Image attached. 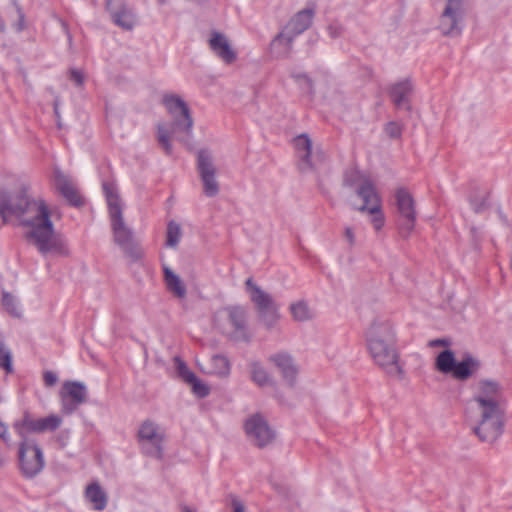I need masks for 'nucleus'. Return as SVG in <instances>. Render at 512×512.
<instances>
[{"instance_id": "1", "label": "nucleus", "mask_w": 512, "mask_h": 512, "mask_svg": "<svg viewBox=\"0 0 512 512\" xmlns=\"http://www.w3.org/2000/svg\"><path fill=\"white\" fill-rule=\"evenodd\" d=\"M0 216L4 223L16 218L27 228L25 237L40 254H68L65 241L55 232L48 204L42 197H34L27 185L13 193L0 189Z\"/></svg>"}, {"instance_id": "2", "label": "nucleus", "mask_w": 512, "mask_h": 512, "mask_svg": "<svg viewBox=\"0 0 512 512\" xmlns=\"http://www.w3.org/2000/svg\"><path fill=\"white\" fill-rule=\"evenodd\" d=\"M162 102L172 117L171 131L162 123L157 125V140L164 151L170 155L172 145L170 142L171 134L175 138L187 144L193 134V119L185 101L176 94H165Z\"/></svg>"}, {"instance_id": "3", "label": "nucleus", "mask_w": 512, "mask_h": 512, "mask_svg": "<svg viewBox=\"0 0 512 512\" xmlns=\"http://www.w3.org/2000/svg\"><path fill=\"white\" fill-rule=\"evenodd\" d=\"M366 340L376 364L390 372L399 369L394 347L395 334L389 322L375 321L366 333Z\"/></svg>"}, {"instance_id": "4", "label": "nucleus", "mask_w": 512, "mask_h": 512, "mask_svg": "<svg viewBox=\"0 0 512 512\" xmlns=\"http://www.w3.org/2000/svg\"><path fill=\"white\" fill-rule=\"evenodd\" d=\"M103 193L106 198L114 242L132 258L138 257L133 232L125 224L123 219V208L118 195L117 187L113 182L105 181L102 184Z\"/></svg>"}, {"instance_id": "5", "label": "nucleus", "mask_w": 512, "mask_h": 512, "mask_svg": "<svg viewBox=\"0 0 512 512\" xmlns=\"http://www.w3.org/2000/svg\"><path fill=\"white\" fill-rule=\"evenodd\" d=\"M476 415L473 432L482 442L493 443L504 432V408L472 409Z\"/></svg>"}, {"instance_id": "6", "label": "nucleus", "mask_w": 512, "mask_h": 512, "mask_svg": "<svg viewBox=\"0 0 512 512\" xmlns=\"http://www.w3.org/2000/svg\"><path fill=\"white\" fill-rule=\"evenodd\" d=\"M164 440L165 432L156 422L147 419L140 424L137 431V441L143 454L162 459Z\"/></svg>"}, {"instance_id": "7", "label": "nucleus", "mask_w": 512, "mask_h": 512, "mask_svg": "<svg viewBox=\"0 0 512 512\" xmlns=\"http://www.w3.org/2000/svg\"><path fill=\"white\" fill-rule=\"evenodd\" d=\"M21 439L18 449L19 467L26 478H33L45 466L44 454L36 440L28 437Z\"/></svg>"}, {"instance_id": "8", "label": "nucleus", "mask_w": 512, "mask_h": 512, "mask_svg": "<svg viewBox=\"0 0 512 512\" xmlns=\"http://www.w3.org/2000/svg\"><path fill=\"white\" fill-rule=\"evenodd\" d=\"M464 18L463 0H445L439 16L438 29L444 36L458 37L464 29Z\"/></svg>"}, {"instance_id": "9", "label": "nucleus", "mask_w": 512, "mask_h": 512, "mask_svg": "<svg viewBox=\"0 0 512 512\" xmlns=\"http://www.w3.org/2000/svg\"><path fill=\"white\" fill-rule=\"evenodd\" d=\"M62 422V417L56 414L33 418L29 413H25L22 419L15 421L13 428L20 438H24L30 433L54 432L61 426Z\"/></svg>"}, {"instance_id": "10", "label": "nucleus", "mask_w": 512, "mask_h": 512, "mask_svg": "<svg viewBox=\"0 0 512 512\" xmlns=\"http://www.w3.org/2000/svg\"><path fill=\"white\" fill-rule=\"evenodd\" d=\"M395 200L398 212L399 232L402 237H408L416 223L414 199L405 188H399L395 192Z\"/></svg>"}, {"instance_id": "11", "label": "nucleus", "mask_w": 512, "mask_h": 512, "mask_svg": "<svg viewBox=\"0 0 512 512\" xmlns=\"http://www.w3.org/2000/svg\"><path fill=\"white\" fill-rule=\"evenodd\" d=\"M246 288L251 295L252 302L256 305L261 320L268 326H273L279 318L278 308L271 295L257 286L252 278L245 282Z\"/></svg>"}, {"instance_id": "12", "label": "nucleus", "mask_w": 512, "mask_h": 512, "mask_svg": "<svg viewBox=\"0 0 512 512\" xmlns=\"http://www.w3.org/2000/svg\"><path fill=\"white\" fill-rule=\"evenodd\" d=\"M502 400V390L498 382L492 380H480L476 385V392L471 400V408H503Z\"/></svg>"}, {"instance_id": "13", "label": "nucleus", "mask_w": 512, "mask_h": 512, "mask_svg": "<svg viewBox=\"0 0 512 512\" xmlns=\"http://www.w3.org/2000/svg\"><path fill=\"white\" fill-rule=\"evenodd\" d=\"M244 428L248 439L260 448L270 444L275 436L274 431L260 414H253L247 418Z\"/></svg>"}, {"instance_id": "14", "label": "nucleus", "mask_w": 512, "mask_h": 512, "mask_svg": "<svg viewBox=\"0 0 512 512\" xmlns=\"http://www.w3.org/2000/svg\"><path fill=\"white\" fill-rule=\"evenodd\" d=\"M197 169L203 183V192L207 197H215L219 193L216 180V168L208 151L198 152Z\"/></svg>"}, {"instance_id": "15", "label": "nucleus", "mask_w": 512, "mask_h": 512, "mask_svg": "<svg viewBox=\"0 0 512 512\" xmlns=\"http://www.w3.org/2000/svg\"><path fill=\"white\" fill-rule=\"evenodd\" d=\"M105 6L116 26L127 31L135 27L137 23L136 14L125 0H105Z\"/></svg>"}, {"instance_id": "16", "label": "nucleus", "mask_w": 512, "mask_h": 512, "mask_svg": "<svg viewBox=\"0 0 512 512\" xmlns=\"http://www.w3.org/2000/svg\"><path fill=\"white\" fill-rule=\"evenodd\" d=\"M61 395L62 411L72 414L80 405L86 402V386L77 381H67L63 384Z\"/></svg>"}, {"instance_id": "17", "label": "nucleus", "mask_w": 512, "mask_h": 512, "mask_svg": "<svg viewBox=\"0 0 512 512\" xmlns=\"http://www.w3.org/2000/svg\"><path fill=\"white\" fill-rule=\"evenodd\" d=\"M209 47L214 55L225 64H232L237 59V53L232 48L228 38L218 31L211 32Z\"/></svg>"}, {"instance_id": "18", "label": "nucleus", "mask_w": 512, "mask_h": 512, "mask_svg": "<svg viewBox=\"0 0 512 512\" xmlns=\"http://www.w3.org/2000/svg\"><path fill=\"white\" fill-rule=\"evenodd\" d=\"M225 312L232 328L231 337L235 340H248L246 311L242 307L235 306L226 308Z\"/></svg>"}, {"instance_id": "19", "label": "nucleus", "mask_w": 512, "mask_h": 512, "mask_svg": "<svg viewBox=\"0 0 512 512\" xmlns=\"http://www.w3.org/2000/svg\"><path fill=\"white\" fill-rule=\"evenodd\" d=\"M54 182L56 189L68 201L69 204L79 207L83 204V200L77 189L73 186L71 180L61 170L55 169Z\"/></svg>"}, {"instance_id": "20", "label": "nucleus", "mask_w": 512, "mask_h": 512, "mask_svg": "<svg viewBox=\"0 0 512 512\" xmlns=\"http://www.w3.org/2000/svg\"><path fill=\"white\" fill-rule=\"evenodd\" d=\"M413 92V85L408 79L398 81L391 85L389 96L397 108L410 110V96Z\"/></svg>"}, {"instance_id": "21", "label": "nucleus", "mask_w": 512, "mask_h": 512, "mask_svg": "<svg viewBox=\"0 0 512 512\" xmlns=\"http://www.w3.org/2000/svg\"><path fill=\"white\" fill-rule=\"evenodd\" d=\"M314 17L313 9L307 8L296 13L289 22L285 25L284 29L288 33H291L295 37L305 32L310 25Z\"/></svg>"}, {"instance_id": "22", "label": "nucleus", "mask_w": 512, "mask_h": 512, "mask_svg": "<svg viewBox=\"0 0 512 512\" xmlns=\"http://www.w3.org/2000/svg\"><path fill=\"white\" fill-rule=\"evenodd\" d=\"M270 360L279 369L284 380L293 385L298 374V368L292 357L288 354L279 353L272 356Z\"/></svg>"}, {"instance_id": "23", "label": "nucleus", "mask_w": 512, "mask_h": 512, "mask_svg": "<svg viewBox=\"0 0 512 512\" xmlns=\"http://www.w3.org/2000/svg\"><path fill=\"white\" fill-rule=\"evenodd\" d=\"M84 496L95 511H103L107 507L108 495L98 482L87 485Z\"/></svg>"}, {"instance_id": "24", "label": "nucleus", "mask_w": 512, "mask_h": 512, "mask_svg": "<svg viewBox=\"0 0 512 512\" xmlns=\"http://www.w3.org/2000/svg\"><path fill=\"white\" fill-rule=\"evenodd\" d=\"M356 193L364 202L359 208L361 212L369 210L370 206L381 205L380 196L369 179H363L361 185L356 189Z\"/></svg>"}, {"instance_id": "25", "label": "nucleus", "mask_w": 512, "mask_h": 512, "mask_svg": "<svg viewBox=\"0 0 512 512\" xmlns=\"http://www.w3.org/2000/svg\"><path fill=\"white\" fill-rule=\"evenodd\" d=\"M294 145L301 160L300 169L313 168L317 163L310 160L312 155V141L306 134H301L294 139Z\"/></svg>"}, {"instance_id": "26", "label": "nucleus", "mask_w": 512, "mask_h": 512, "mask_svg": "<svg viewBox=\"0 0 512 512\" xmlns=\"http://www.w3.org/2000/svg\"><path fill=\"white\" fill-rule=\"evenodd\" d=\"M296 37L287 30H283L275 36L271 42V51L278 58L287 57L292 49L293 41Z\"/></svg>"}, {"instance_id": "27", "label": "nucleus", "mask_w": 512, "mask_h": 512, "mask_svg": "<svg viewBox=\"0 0 512 512\" xmlns=\"http://www.w3.org/2000/svg\"><path fill=\"white\" fill-rule=\"evenodd\" d=\"M479 363L471 356H466L462 361L457 362L451 374L457 380H467L478 369Z\"/></svg>"}, {"instance_id": "28", "label": "nucleus", "mask_w": 512, "mask_h": 512, "mask_svg": "<svg viewBox=\"0 0 512 512\" xmlns=\"http://www.w3.org/2000/svg\"><path fill=\"white\" fill-rule=\"evenodd\" d=\"M164 278L168 289L177 297L184 298L186 296V287L180 277L168 267L164 268Z\"/></svg>"}, {"instance_id": "29", "label": "nucleus", "mask_w": 512, "mask_h": 512, "mask_svg": "<svg viewBox=\"0 0 512 512\" xmlns=\"http://www.w3.org/2000/svg\"><path fill=\"white\" fill-rule=\"evenodd\" d=\"M436 368L443 374H451L456 364L453 351L447 349L439 353L436 358Z\"/></svg>"}, {"instance_id": "30", "label": "nucleus", "mask_w": 512, "mask_h": 512, "mask_svg": "<svg viewBox=\"0 0 512 512\" xmlns=\"http://www.w3.org/2000/svg\"><path fill=\"white\" fill-rule=\"evenodd\" d=\"M210 374L226 377L230 374V363L225 356L214 355L210 359Z\"/></svg>"}, {"instance_id": "31", "label": "nucleus", "mask_w": 512, "mask_h": 512, "mask_svg": "<svg viewBox=\"0 0 512 512\" xmlns=\"http://www.w3.org/2000/svg\"><path fill=\"white\" fill-rule=\"evenodd\" d=\"M290 312L294 320L303 322L312 318V312L308 306V303L304 300L297 301L290 305Z\"/></svg>"}, {"instance_id": "32", "label": "nucleus", "mask_w": 512, "mask_h": 512, "mask_svg": "<svg viewBox=\"0 0 512 512\" xmlns=\"http://www.w3.org/2000/svg\"><path fill=\"white\" fill-rule=\"evenodd\" d=\"M251 378L252 381L260 387L268 385L271 382L269 374L259 363H253L251 365Z\"/></svg>"}, {"instance_id": "33", "label": "nucleus", "mask_w": 512, "mask_h": 512, "mask_svg": "<svg viewBox=\"0 0 512 512\" xmlns=\"http://www.w3.org/2000/svg\"><path fill=\"white\" fill-rule=\"evenodd\" d=\"M180 237H181L180 226L173 221L169 222L168 227H167V240H166L167 246L176 247L180 241Z\"/></svg>"}, {"instance_id": "34", "label": "nucleus", "mask_w": 512, "mask_h": 512, "mask_svg": "<svg viewBox=\"0 0 512 512\" xmlns=\"http://www.w3.org/2000/svg\"><path fill=\"white\" fill-rule=\"evenodd\" d=\"M367 212L371 215V223L375 230L379 231L385 223V217L381 209V205L370 206Z\"/></svg>"}, {"instance_id": "35", "label": "nucleus", "mask_w": 512, "mask_h": 512, "mask_svg": "<svg viewBox=\"0 0 512 512\" xmlns=\"http://www.w3.org/2000/svg\"><path fill=\"white\" fill-rule=\"evenodd\" d=\"M174 362L178 375L184 381H186L187 383L189 381H195L196 375L188 368L186 363L180 357H175Z\"/></svg>"}, {"instance_id": "36", "label": "nucleus", "mask_w": 512, "mask_h": 512, "mask_svg": "<svg viewBox=\"0 0 512 512\" xmlns=\"http://www.w3.org/2000/svg\"><path fill=\"white\" fill-rule=\"evenodd\" d=\"M0 368L8 374L13 372L11 353L3 344H0Z\"/></svg>"}, {"instance_id": "37", "label": "nucleus", "mask_w": 512, "mask_h": 512, "mask_svg": "<svg viewBox=\"0 0 512 512\" xmlns=\"http://www.w3.org/2000/svg\"><path fill=\"white\" fill-rule=\"evenodd\" d=\"M363 179H367L360 171L352 169L346 172L344 183L347 186L353 187L357 186V188L363 182Z\"/></svg>"}, {"instance_id": "38", "label": "nucleus", "mask_w": 512, "mask_h": 512, "mask_svg": "<svg viewBox=\"0 0 512 512\" xmlns=\"http://www.w3.org/2000/svg\"><path fill=\"white\" fill-rule=\"evenodd\" d=\"M2 305L7 310L8 313L18 316V306L16 299L8 292H3L2 295Z\"/></svg>"}, {"instance_id": "39", "label": "nucleus", "mask_w": 512, "mask_h": 512, "mask_svg": "<svg viewBox=\"0 0 512 512\" xmlns=\"http://www.w3.org/2000/svg\"><path fill=\"white\" fill-rule=\"evenodd\" d=\"M192 386V391L195 393L198 397L204 398L209 395L210 389L207 385L202 383L197 376H195V381H189L188 382Z\"/></svg>"}, {"instance_id": "40", "label": "nucleus", "mask_w": 512, "mask_h": 512, "mask_svg": "<svg viewBox=\"0 0 512 512\" xmlns=\"http://www.w3.org/2000/svg\"><path fill=\"white\" fill-rule=\"evenodd\" d=\"M470 204L476 213L484 211L487 207V193H482L479 199L471 197Z\"/></svg>"}, {"instance_id": "41", "label": "nucleus", "mask_w": 512, "mask_h": 512, "mask_svg": "<svg viewBox=\"0 0 512 512\" xmlns=\"http://www.w3.org/2000/svg\"><path fill=\"white\" fill-rule=\"evenodd\" d=\"M385 132L392 138H398L401 136V126L396 122H389L385 126Z\"/></svg>"}, {"instance_id": "42", "label": "nucleus", "mask_w": 512, "mask_h": 512, "mask_svg": "<svg viewBox=\"0 0 512 512\" xmlns=\"http://www.w3.org/2000/svg\"><path fill=\"white\" fill-rule=\"evenodd\" d=\"M325 154L321 151V150H316V151H312V155L310 157V160L313 162V163H317V165L315 167H313L312 169H317L319 168L324 162H325ZM311 168H306L304 171H307V170H310Z\"/></svg>"}, {"instance_id": "43", "label": "nucleus", "mask_w": 512, "mask_h": 512, "mask_svg": "<svg viewBox=\"0 0 512 512\" xmlns=\"http://www.w3.org/2000/svg\"><path fill=\"white\" fill-rule=\"evenodd\" d=\"M18 20L14 23V28L17 32H21L25 29V15L22 9L17 6Z\"/></svg>"}, {"instance_id": "44", "label": "nucleus", "mask_w": 512, "mask_h": 512, "mask_svg": "<svg viewBox=\"0 0 512 512\" xmlns=\"http://www.w3.org/2000/svg\"><path fill=\"white\" fill-rule=\"evenodd\" d=\"M70 79L77 85L82 86L84 83V75L82 71L77 69L70 70Z\"/></svg>"}, {"instance_id": "45", "label": "nucleus", "mask_w": 512, "mask_h": 512, "mask_svg": "<svg viewBox=\"0 0 512 512\" xmlns=\"http://www.w3.org/2000/svg\"><path fill=\"white\" fill-rule=\"evenodd\" d=\"M327 30L332 38H337L342 35L343 28L341 25L333 23L328 26Z\"/></svg>"}, {"instance_id": "46", "label": "nucleus", "mask_w": 512, "mask_h": 512, "mask_svg": "<svg viewBox=\"0 0 512 512\" xmlns=\"http://www.w3.org/2000/svg\"><path fill=\"white\" fill-rule=\"evenodd\" d=\"M44 382L47 386H53L56 384L58 377L57 375L52 371H46L44 372Z\"/></svg>"}, {"instance_id": "47", "label": "nucleus", "mask_w": 512, "mask_h": 512, "mask_svg": "<svg viewBox=\"0 0 512 512\" xmlns=\"http://www.w3.org/2000/svg\"><path fill=\"white\" fill-rule=\"evenodd\" d=\"M344 237L350 246L355 244V234L352 228L346 227L344 231Z\"/></svg>"}, {"instance_id": "48", "label": "nucleus", "mask_w": 512, "mask_h": 512, "mask_svg": "<svg viewBox=\"0 0 512 512\" xmlns=\"http://www.w3.org/2000/svg\"><path fill=\"white\" fill-rule=\"evenodd\" d=\"M0 438L6 443L9 444L10 437L8 433L7 426L0 421Z\"/></svg>"}, {"instance_id": "49", "label": "nucleus", "mask_w": 512, "mask_h": 512, "mask_svg": "<svg viewBox=\"0 0 512 512\" xmlns=\"http://www.w3.org/2000/svg\"><path fill=\"white\" fill-rule=\"evenodd\" d=\"M449 345H450V341L445 338H438V339H433V340L429 341L430 347L449 346Z\"/></svg>"}, {"instance_id": "50", "label": "nucleus", "mask_w": 512, "mask_h": 512, "mask_svg": "<svg viewBox=\"0 0 512 512\" xmlns=\"http://www.w3.org/2000/svg\"><path fill=\"white\" fill-rule=\"evenodd\" d=\"M232 506L234 509V512H245L244 506L238 499L234 498L232 500Z\"/></svg>"}, {"instance_id": "51", "label": "nucleus", "mask_w": 512, "mask_h": 512, "mask_svg": "<svg viewBox=\"0 0 512 512\" xmlns=\"http://www.w3.org/2000/svg\"><path fill=\"white\" fill-rule=\"evenodd\" d=\"M68 437H69V432L68 431H62L58 435V441L61 443L62 447H64L66 445Z\"/></svg>"}, {"instance_id": "52", "label": "nucleus", "mask_w": 512, "mask_h": 512, "mask_svg": "<svg viewBox=\"0 0 512 512\" xmlns=\"http://www.w3.org/2000/svg\"><path fill=\"white\" fill-rule=\"evenodd\" d=\"M182 512H197L196 510L190 508L189 506H183L182 507Z\"/></svg>"}, {"instance_id": "53", "label": "nucleus", "mask_w": 512, "mask_h": 512, "mask_svg": "<svg viewBox=\"0 0 512 512\" xmlns=\"http://www.w3.org/2000/svg\"><path fill=\"white\" fill-rule=\"evenodd\" d=\"M6 462L5 457L0 453V467H2Z\"/></svg>"}, {"instance_id": "54", "label": "nucleus", "mask_w": 512, "mask_h": 512, "mask_svg": "<svg viewBox=\"0 0 512 512\" xmlns=\"http://www.w3.org/2000/svg\"><path fill=\"white\" fill-rule=\"evenodd\" d=\"M5 30V23L3 21V19L0 17V31H4Z\"/></svg>"}, {"instance_id": "55", "label": "nucleus", "mask_w": 512, "mask_h": 512, "mask_svg": "<svg viewBox=\"0 0 512 512\" xmlns=\"http://www.w3.org/2000/svg\"><path fill=\"white\" fill-rule=\"evenodd\" d=\"M300 77L304 78L308 82V84L310 85V80L307 78L306 75H303V76L298 75L297 76V78H300Z\"/></svg>"}]
</instances>
